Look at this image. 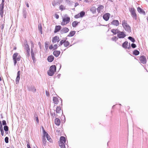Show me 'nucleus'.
Wrapping results in <instances>:
<instances>
[{"mask_svg": "<svg viewBox=\"0 0 148 148\" xmlns=\"http://www.w3.org/2000/svg\"><path fill=\"white\" fill-rule=\"evenodd\" d=\"M55 17L56 18L58 19L59 18V16L58 14H55Z\"/></svg>", "mask_w": 148, "mask_h": 148, "instance_id": "680f3d73", "label": "nucleus"}, {"mask_svg": "<svg viewBox=\"0 0 148 148\" xmlns=\"http://www.w3.org/2000/svg\"><path fill=\"white\" fill-rule=\"evenodd\" d=\"M128 42L127 41L124 42L122 45V47L123 48L126 49L127 48V46H128Z\"/></svg>", "mask_w": 148, "mask_h": 148, "instance_id": "b1692460", "label": "nucleus"}, {"mask_svg": "<svg viewBox=\"0 0 148 148\" xmlns=\"http://www.w3.org/2000/svg\"><path fill=\"white\" fill-rule=\"evenodd\" d=\"M121 106V104H116L115 105H113L112 107V108L113 109L114 108V106Z\"/></svg>", "mask_w": 148, "mask_h": 148, "instance_id": "052dcab7", "label": "nucleus"}, {"mask_svg": "<svg viewBox=\"0 0 148 148\" xmlns=\"http://www.w3.org/2000/svg\"><path fill=\"white\" fill-rule=\"evenodd\" d=\"M0 132H1V135L2 136H3V135H4V131H3V130H0Z\"/></svg>", "mask_w": 148, "mask_h": 148, "instance_id": "bf43d9fd", "label": "nucleus"}, {"mask_svg": "<svg viewBox=\"0 0 148 148\" xmlns=\"http://www.w3.org/2000/svg\"><path fill=\"white\" fill-rule=\"evenodd\" d=\"M116 34H119L120 33V32H121V31L118 30L117 29H116Z\"/></svg>", "mask_w": 148, "mask_h": 148, "instance_id": "69168bd1", "label": "nucleus"}, {"mask_svg": "<svg viewBox=\"0 0 148 148\" xmlns=\"http://www.w3.org/2000/svg\"><path fill=\"white\" fill-rule=\"evenodd\" d=\"M79 16H80V17L82 18L85 16V12L84 11H82L79 13Z\"/></svg>", "mask_w": 148, "mask_h": 148, "instance_id": "7c9ffc66", "label": "nucleus"}, {"mask_svg": "<svg viewBox=\"0 0 148 148\" xmlns=\"http://www.w3.org/2000/svg\"><path fill=\"white\" fill-rule=\"evenodd\" d=\"M132 53L135 56H138L139 53V51L137 49H135L133 51Z\"/></svg>", "mask_w": 148, "mask_h": 148, "instance_id": "c85d7f7f", "label": "nucleus"}, {"mask_svg": "<svg viewBox=\"0 0 148 148\" xmlns=\"http://www.w3.org/2000/svg\"><path fill=\"white\" fill-rule=\"evenodd\" d=\"M43 135L42 138H45V137H46L48 136L49 135L48 134V133L47 132H46V131L43 132Z\"/></svg>", "mask_w": 148, "mask_h": 148, "instance_id": "a19ab883", "label": "nucleus"}, {"mask_svg": "<svg viewBox=\"0 0 148 148\" xmlns=\"http://www.w3.org/2000/svg\"><path fill=\"white\" fill-rule=\"evenodd\" d=\"M65 41V40L63 39V40H61L60 42V44L59 45V46H61L63 44H64V43Z\"/></svg>", "mask_w": 148, "mask_h": 148, "instance_id": "c03bdc74", "label": "nucleus"}, {"mask_svg": "<svg viewBox=\"0 0 148 148\" xmlns=\"http://www.w3.org/2000/svg\"><path fill=\"white\" fill-rule=\"evenodd\" d=\"M4 7L0 6V15L2 17L3 14V9Z\"/></svg>", "mask_w": 148, "mask_h": 148, "instance_id": "bb28decb", "label": "nucleus"}, {"mask_svg": "<svg viewBox=\"0 0 148 148\" xmlns=\"http://www.w3.org/2000/svg\"><path fill=\"white\" fill-rule=\"evenodd\" d=\"M80 17V16H79V13L74 16V18H78Z\"/></svg>", "mask_w": 148, "mask_h": 148, "instance_id": "5fc2aeb1", "label": "nucleus"}, {"mask_svg": "<svg viewBox=\"0 0 148 148\" xmlns=\"http://www.w3.org/2000/svg\"><path fill=\"white\" fill-rule=\"evenodd\" d=\"M76 32L75 31H71L69 34L67 35L68 37H72L75 34Z\"/></svg>", "mask_w": 148, "mask_h": 148, "instance_id": "a878e982", "label": "nucleus"}, {"mask_svg": "<svg viewBox=\"0 0 148 148\" xmlns=\"http://www.w3.org/2000/svg\"><path fill=\"white\" fill-rule=\"evenodd\" d=\"M51 115L52 116V117L53 118H54V117H56V116H57L58 115L55 113L54 112L53 113H51Z\"/></svg>", "mask_w": 148, "mask_h": 148, "instance_id": "8fccbe9b", "label": "nucleus"}, {"mask_svg": "<svg viewBox=\"0 0 148 148\" xmlns=\"http://www.w3.org/2000/svg\"><path fill=\"white\" fill-rule=\"evenodd\" d=\"M3 129H4V130L5 131H8V130H9L8 127L7 125L4 126L3 127Z\"/></svg>", "mask_w": 148, "mask_h": 148, "instance_id": "49530a36", "label": "nucleus"}, {"mask_svg": "<svg viewBox=\"0 0 148 148\" xmlns=\"http://www.w3.org/2000/svg\"><path fill=\"white\" fill-rule=\"evenodd\" d=\"M20 71H18L17 74V76L16 79V84L18 83L20 79Z\"/></svg>", "mask_w": 148, "mask_h": 148, "instance_id": "2eb2a0df", "label": "nucleus"}, {"mask_svg": "<svg viewBox=\"0 0 148 148\" xmlns=\"http://www.w3.org/2000/svg\"><path fill=\"white\" fill-rule=\"evenodd\" d=\"M56 71V66L53 65L50 67L49 70L47 71L48 75L49 76H52Z\"/></svg>", "mask_w": 148, "mask_h": 148, "instance_id": "f257e3e1", "label": "nucleus"}, {"mask_svg": "<svg viewBox=\"0 0 148 148\" xmlns=\"http://www.w3.org/2000/svg\"><path fill=\"white\" fill-rule=\"evenodd\" d=\"M53 46L52 45H50L49 46V49H53Z\"/></svg>", "mask_w": 148, "mask_h": 148, "instance_id": "0e129e2a", "label": "nucleus"}, {"mask_svg": "<svg viewBox=\"0 0 148 148\" xmlns=\"http://www.w3.org/2000/svg\"><path fill=\"white\" fill-rule=\"evenodd\" d=\"M57 66H59V70H60L61 68V64L59 63H58V64H57Z\"/></svg>", "mask_w": 148, "mask_h": 148, "instance_id": "13d9d810", "label": "nucleus"}, {"mask_svg": "<svg viewBox=\"0 0 148 148\" xmlns=\"http://www.w3.org/2000/svg\"><path fill=\"white\" fill-rule=\"evenodd\" d=\"M54 59V56L53 55H51L48 56L47 60L48 62H51L53 61Z\"/></svg>", "mask_w": 148, "mask_h": 148, "instance_id": "6ab92c4d", "label": "nucleus"}, {"mask_svg": "<svg viewBox=\"0 0 148 148\" xmlns=\"http://www.w3.org/2000/svg\"><path fill=\"white\" fill-rule=\"evenodd\" d=\"M137 10L138 12L141 14L145 15L146 14L145 12L141 8L138 7L137 8Z\"/></svg>", "mask_w": 148, "mask_h": 148, "instance_id": "dca6fc26", "label": "nucleus"}, {"mask_svg": "<svg viewBox=\"0 0 148 148\" xmlns=\"http://www.w3.org/2000/svg\"><path fill=\"white\" fill-rule=\"evenodd\" d=\"M70 21V18L69 17L67 16L66 17H64L63 18L62 21L61 23V25H64L69 23Z\"/></svg>", "mask_w": 148, "mask_h": 148, "instance_id": "39448f33", "label": "nucleus"}, {"mask_svg": "<svg viewBox=\"0 0 148 148\" xmlns=\"http://www.w3.org/2000/svg\"><path fill=\"white\" fill-rule=\"evenodd\" d=\"M38 29L39 31L40 32V33L41 34H42V25L40 23L38 25Z\"/></svg>", "mask_w": 148, "mask_h": 148, "instance_id": "c756f323", "label": "nucleus"}, {"mask_svg": "<svg viewBox=\"0 0 148 148\" xmlns=\"http://www.w3.org/2000/svg\"><path fill=\"white\" fill-rule=\"evenodd\" d=\"M118 39V37L116 36H114L112 38L111 40L113 41L116 42Z\"/></svg>", "mask_w": 148, "mask_h": 148, "instance_id": "79ce46f5", "label": "nucleus"}, {"mask_svg": "<svg viewBox=\"0 0 148 148\" xmlns=\"http://www.w3.org/2000/svg\"><path fill=\"white\" fill-rule=\"evenodd\" d=\"M139 60L141 63L144 64H146L147 62V60L146 57L144 55L141 56L140 57Z\"/></svg>", "mask_w": 148, "mask_h": 148, "instance_id": "423d86ee", "label": "nucleus"}, {"mask_svg": "<svg viewBox=\"0 0 148 148\" xmlns=\"http://www.w3.org/2000/svg\"><path fill=\"white\" fill-rule=\"evenodd\" d=\"M46 137L47 138V140L50 143H51L52 142V140L51 138V137L49 135H48V136H47Z\"/></svg>", "mask_w": 148, "mask_h": 148, "instance_id": "ea45409f", "label": "nucleus"}, {"mask_svg": "<svg viewBox=\"0 0 148 148\" xmlns=\"http://www.w3.org/2000/svg\"><path fill=\"white\" fill-rule=\"evenodd\" d=\"M31 53L32 58L35 57L34 54V52L33 49L31 48Z\"/></svg>", "mask_w": 148, "mask_h": 148, "instance_id": "4c0bfd02", "label": "nucleus"}, {"mask_svg": "<svg viewBox=\"0 0 148 148\" xmlns=\"http://www.w3.org/2000/svg\"><path fill=\"white\" fill-rule=\"evenodd\" d=\"M122 25L125 30L128 32H131V29L130 27L127 23L126 21L123 20L122 21Z\"/></svg>", "mask_w": 148, "mask_h": 148, "instance_id": "f03ea898", "label": "nucleus"}, {"mask_svg": "<svg viewBox=\"0 0 148 148\" xmlns=\"http://www.w3.org/2000/svg\"><path fill=\"white\" fill-rule=\"evenodd\" d=\"M62 27L60 25H56L55 27L54 33H56L59 32L61 29Z\"/></svg>", "mask_w": 148, "mask_h": 148, "instance_id": "f3484780", "label": "nucleus"}, {"mask_svg": "<svg viewBox=\"0 0 148 148\" xmlns=\"http://www.w3.org/2000/svg\"><path fill=\"white\" fill-rule=\"evenodd\" d=\"M116 29H112L111 30V32L114 35H116Z\"/></svg>", "mask_w": 148, "mask_h": 148, "instance_id": "de8ad7c7", "label": "nucleus"}, {"mask_svg": "<svg viewBox=\"0 0 148 148\" xmlns=\"http://www.w3.org/2000/svg\"><path fill=\"white\" fill-rule=\"evenodd\" d=\"M38 45H39V47H40V48L41 49V44L40 42H38Z\"/></svg>", "mask_w": 148, "mask_h": 148, "instance_id": "338daca9", "label": "nucleus"}, {"mask_svg": "<svg viewBox=\"0 0 148 148\" xmlns=\"http://www.w3.org/2000/svg\"><path fill=\"white\" fill-rule=\"evenodd\" d=\"M129 10L132 17L136 20L137 18V15L136 12V10L135 9L134 7H132L130 8Z\"/></svg>", "mask_w": 148, "mask_h": 148, "instance_id": "20e7f679", "label": "nucleus"}, {"mask_svg": "<svg viewBox=\"0 0 148 148\" xmlns=\"http://www.w3.org/2000/svg\"><path fill=\"white\" fill-rule=\"evenodd\" d=\"M54 122L55 124L58 126L60 124V120L58 118H56Z\"/></svg>", "mask_w": 148, "mask_h": 148, "instance_id": "412c9836", "label": "nucleus"}, {"mask_svg": "<svg viewBox=\"0 0 148 148\" xmlns=\"http://www.w3.org/2000/svg\"><path fill=\"white\" fill-rule=\"evenodd\" d=\"M65 1L69 6H71L73 5V2L71 1L70 0H66Z\"/></svg>", "mask_w": 148, "mask_h": 148, "instance_id": "473e14b6", "label": "nucleus"}, {"mask_svg": "<svg viewBox=\"0 0 148 148\" xmlns=\"http://www.w3.org/2000/svg\"><path fill=\"white\" fill-rule=\"evenodd\" d=\"M35 119L37 123H39V119L38 116H37L36 117Z\"/></svg>", "mask_w": 148, "mask_h": 148, "instance_id": "4d7b16f0", "label": "nucleus"}, {"mask_svg": "<svg viewBox=\"0 0 148 148\" xmlns=\"http://www.w3.org/2000/svg\"><path fill=\"white\" fill-rule=\"evenodd\" d=\"M24 49L26 51H30V48L29 46L27 44V41L26 40L24 42Z\"/></svg>", "mask_w": 148, "mask_h": 148, "instance_id": "4468645a", "label": "nucleus"}, {"mask_svg": "<svg viewBox=\"0 0 148 148\" xmlns=\"http://www.w3.org/2000/svg\"><path fill=\"white\" fill-rule=\"evenodd\" d=\"M66 139L65 137L61 136L60 138V140L58 142V143H65L66 145L67 143H66Z\"/></svg>", "mask_w": 148, "mask_h": 148, "instance_id": "9d476101", "label": "nucleus"}, {"mask_svg": "<svg viewBox=\"0 0 148 148\" xmlns=\"http://www.w3.org/2000/svg\"><path fill=\"white\" fill-rule=\"evenodd\" d=\"M69 31V29L67 27H64L62 28L60 30V34H63L64 33H67Z\"/></svg>", "mask_w": 148, "mask_h": 148, "instance_id": "f8f14e48", "label": "nucleus"}, {"mask_svg": "<svg viewBox=\"0 0 148 148\" xmlns=\"http://www.w3.org/2000/svg\"><path fill=\"white\" fill-rule=\"evenodd\" d=\"M32 60H33V62L34 63H35L36 62V58H35V57H32Z\"/></svg>", "mask_w": 148, "mask_h": 148, "instance_id": "e2e57ef3", "label": "nucleus"}, {"mask_svg": "<svg viewBox=\"0 0 148 148\" xmlns=\"http://www.w3.org/2000/svg\"><path fill=\"white\" fill-rule=\"evenodd\" d=\"M70 44L69 42L68 41H66L65 40L64 43V46L65 47H67Z\"/></svg>", "mask_w": 148, "mask_h": 148, "instance_id": "c9c22d12", "label": "nucleus"}, {"mask_svg": "<svg viewBox=\"0 0 148 148\" xmlns=\"http://www.w3.org/2000/svg\"><path fill=\"white\" fill-rule=\"evenodd\" d=\"M5 141L6 143H9V138L8 137L6 136L5 138Z\"/></svg>", "mask_w": 148, "mask_h": 148, "instance_id": "09e8293b", "label": "nucleus"}, {"mask_svg": "<svg viewBox=\"0 0 148 148\" xmlns=\"http://www.w3.org/2000/svg\"><path fill=\"white\" fill-rule=\"evenodd\" d=\"M90 10L94 14L96 12V8L95 7H92L90 8Z\"/></svg>", "mask_w": 148, "mask_h": 148, "instance_id": "f704fd0d", "label": "nucleus"}, {"mask_svg": "<svg viewBox=\"0 0 148 148\" xmlns=\"http://www.w3.org/2000/svg\"><path fill=\"white\" fill-rule=\"evenodd\" d=\"M59 9L61 10V11L63 10H64L65 9V7L63 6V5H61L59 7Z\"/></svg>", "mask_w": 148, "mask_h": 148, "instance_id": "37998d69", "label": "nucleus"}, {"mask_svg": "<svg viewBox=\"0 0 148 148\" xmlns=\"http://www.w3.org/2000/svg\"><path fill=\"white\" fill-rule=\"evenodd\" d=\"M2 125L4 126L7 125V123L6 121L5 120H3L2 121Z\"/></svg>", "mask_w": 148, "mask_h": 148, "instance_id": "3c124183", "label": "nucleus"}, {"mask_svg": "<svg viewBox=\"0 0 148 148\" xmlns=\"http://www.w3.org/2000/svg\"><path fill=\"white\" fill-rule=\"evenodd\" d=\"M45 92H46V96H49V92L47 90H46Z\"/></svg>", "mask_w": 148, "mask_h": 148, "instance_id": "774afa93", "label": "nucleus"}, {"mask_svg": "<svg viewBox=\"0 0 148 148\" xmlns=\"http://www.w3.org/2000/svg\"><path fill=\"white\" fill-rule=\"evenodd\" d=\"M131 47L133 49L135 48L136 47V45L134 43H132L131 45Z\"/></svg>", "mask_w": 148, "mask_h": 148, "instance_id": "603ef678", "label": "nucleus"}, {"mask_svg": "<svg viewBox=\"0 0 148 148\" xmlns=\"http://www.w3.org/2000/svg\"><path fill=\"white\" fill-rule=\"evenodd\" d=\"M28 89L29 91H32L33 93L35 92L36 90V88L34 86H31L28 87Z\"/></svg>", "mask_w": 148, "mask_h": 148, "instance_id": "9b49d317", "label": "nucleus"}, {"mask_svg": "<svg viewBox=\"0 0 148 148\" xmlns=\"http://www.w3.org/2000/svg\"><path fill=\"white\" fill-rule=\"evenodd\" d=\"M23 17L25 18H26L27 17V12L26 11V9L25 8H24L23 9Z\"/></svg>", "mask_w": 148, "mask_h": 148, "instance_id": "5701e85b", "label": "nucleus"}, {"mask_svg": "<svg viewBox=\"0 0 148 148\" xmlns=\"http://www.w3.org/2000/svg\"><path fill=\"white\" fill-rule=\"evenodd\" d=\"M126 36V34L124 32L121 31L118 34H117V37L119 38H124Z\"/></svg>", "mask_w": 148, "mask_h": 148, "instance_id": "0eeeda50", "label": "nucleus"}, {"mask_svg": "<svg viewBox=\"0 0 148 148\" xmlns=\"http://www.w3.org/2000/svg\"><path fill=\"white\" fill-rule=\"evenodd\" d=\"M79 23V22H78L77 21H75L72 22V25L73 27H75Z\"/></svg>", "mask_w": 148, "mask_h": 148, "instance_id": "cd10ccee", "label": "nucleus"}, {"mask_svg": "<svg viewBox=\"0 0 148 148\" xmlns=\"http://www.w3.org/2000/svg\"><path fill=\"white\" fill-rule=\"evenodd\" d=\"M109 24L112 25L116 26H118L119 25V22L118 20H114Z\"/></svg>", "mask_w": 148, "mask_h": 148, "instance_id": "ddd939ff", "label": "nucleus"}, {"mask_svg": "<svg viewBox=\"0 0 148 148\" xmlns=\"http://www.w3.org/2000/svg\"><path fill=\"white\" fill-rule=\"evenodd\" d=\"M42 142L43 145L45 146L46 145L47 140L45 138H42Z\"/></svg>", "mask_w": 148, "mask_h": 148, "instance_id": "2f4dec72", "label": "nucleus"}, {"mask_svg": "<svg viewBox=\"0 0 148 148\" xmlns=\"http://www.w3.org/2000/svg\"><path fill=\"white\" fill-rule=\"evenodd\" d=\"M4 26V23L2 24L0 26V29L1 30L2 32L3 30V29Z\"/></svg>", "mask_w": 148, "mask_h": 148, "instance_id": "864d4df0", "label": "nucleus"}, {"mask_svg": "<svg viewBox=\"0 0 148 148\" xmlns=\"http://www.w3.org/2000/svg\"><path fill=\"white\" fill-rule=\"evenodd\" d=\"M128 39L133 43H134L135 42V40L134 38L131 36L128 37Z\"/></svg>", "mask_w": 148, "mask_h": 148, "instance_id": "72a5a7b5", "label": "nucleus"}, {"mask_svg": "<svg viewBox=\"0 0 148 148\" xmlns=\"http://www.w3.org/2000/svg\"><path fill=\"white\" fill-rule=\"evenodd\" d=\"M59 41V38L57 36H55L52 38V42L53 43H56V42H58Z\"/></svg>", "mask_w": 148, "mask_h": 148, "instance_id": "a211bd4d", "label": "nucleus"}, {"mask_svg": "<svg viewBox=\"0 0 148 148\" xmlns=\"http://www.w3.org/2000/svg\"><path fill=\"white\" fill-rule=\"evenodd\" d=\"M60 53V51L55 50L53 52V54L56 57H58Z\"/></svg>", "mask_w": 148, "mask_h": 148, "instance_id": "aec40b11", "label": "nucleus"}, {"mask_svg": "<svg viewBox=\"0 0 148 148\" xmlns=\"http://www.w3.org/2000/svg\"><path fill=\"white\" fill-rule=\"evenodd\" d=\"M30 56V51H26V56L27 58H28Z\"/></svg>", "mask_w": 148, "mask_h": 148, "instance_id": "a18cd8bd", "label": "nucleus"}, {"mask_svg": "<svg viewBox=\"0 0 148 148\" xmlns=\"http://www.w3.org/2000/svg\"><path fill=\"white\" fill-rule=\"evenodd\" d=\"M104 7L102 5H98V7L97 8V11L98 13H100V11L103 9Z\"/></svg>", "mask_w": 148, "mask_h": 148, "instance_id": "4be33fe9", "label": "nucleus"}, {"mask_svg": "<svg viewBox=\"0 0 148 148\" xmlns=\"http://www.w3.org/2000/svg\"><path fill=\"white\" fill-rule=\"evenodd\" d=\"M18 53H14L13 55V60L14 61V65L15 66L17 61H19L20 60L21 57L20 56H18Z\"/></svg>", "mask_w": 148, "mask_h": 148, "instance_id": "7ed1b4c3", "label": "nucleus"}, {"mask_svg": "<svg viewBox=\"0 0 148 148\" xmlns=\"http://www.w3.org/2000/svg\"><path fill=\"white\" fill-rule=\"evenodd\" d=\"M60 99L61 100V104L60 105V106H57V107L56 110V112L57 113H59L61 112V108H62V99L60 98Z\"/></svg>", "mask_w": 148, "mask_h": 148, "instance_id": "1a4fd4ad", "label": "nucleus"}, {"mask_svg": "<svg viewBox=\"0 0 148 148\" xmlns=\"http://www.w3.org/2000/svg\"><path fill=\"white\" fill-rule=\"evenodd\" d=\"M110 16V14L108 13H106L103 15V18L104 20L107 21L109 20Z\"/></svg>", "mask_w": 148, "mask_h": 148, "instance_id": "6e6552de", "label": "nucleus"}, {"mask_svg": "<svg viewBox=\"0 0 148 148\" xmlns=\"http://www.w3.org/2000/svg\"><path fill=\"white\" fill-rule=\"evenodd\" d=\"M53 103L55 104H57L58 103V102H59V101L58 100V99L57 97H53Z\"/></svg>", "mask_w": 148, "mask_h": 148, "instance_id": "393cba45", "label": "nucleus"}, {"mask_svg": "<svg viewBox=\"0 0 148 148\" xmlns=\"http://www.w3.org/2000/svg\"><path fill=\"white\" fill-rule=\"evenodd\" d=\"M58 48V45L57 44H55L53 46V49H56Z\"/></svg>", "mask_w": 148, "mask_h": 148, "instance_id": "6e6d98bb", "label": "nucleus"}, {"mask_svg": "<svg viewBox=\"0 0 148 148\" xmlns=\"http://www.w3.org/2000/svg\"><path fill=\"white\" fill-rule=\"evenodd\" d=\"M49 45V42L46 41L45 42V48L46 50L48 49Z\"/></svg>", "mask_w": 148, "mask_h": 148, "instance_id": "e433bc0d", "label": "nucleus"}, {"mask_svg": "<svg viewBox=\"0 0 148 148\" xmlns=\"http://www.w3.org/2000/svg\"><path fill=\"white\" fill-rule=\"evenodd\" d=\"M65 143H62L59 144L61 148H66L65 146Z\"/></svg>", "mask_w": 148, "mask_h": 148, "instance_id": "58836bf2", "label": "nucleus"}]
</instances>
